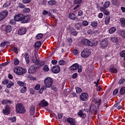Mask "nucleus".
I'll return each mask as SVG.
<instances>
[{
    "label": "nucleus",
    "instance_id": "20e7f679",
    "mask_svg": "<svg viewBox=\"0 0 125 125\" xmlns=\"http://www.w3.org/2000/svg\"><path fill=\"white\" fill-rule=\"evenodd\" d=\"M44 83L47 88L51 87L52 83H53V80L50 77H47L44 80Z\"/></svg>",
    "mask_w": 125,
    "mask_h": 125
},
{
    "label": "nucleus",
    "instance_id": "2eb2a0df",
    "mask_svg": "<svg viewBox=\"0 0 125 125\" xmlns=\"http://www.w3.org/2000/svg\"><path fill=\"white\" fill-rule=\"evenodd\" d=\"M66 122L70 125H77L76 124V119L72 117H69L66 119Z\"/></svg>",
    "mask_w": 125,
    "mask_h": 125
},
{
    "label": "nucleus",
    "instance_id": "864d4df0",
    "mask_svg": "<svg viewBox=\"0 0 125 125\" xmlns=\"http://www.w3.org/2000/svg\"><path fill=\"white\" fill-rule=\"evenodd\" d=\"M41 42H37L35 43V46L36 47H41Z\"/></svg>",
    "mask_w": 125,
    "mask_h": 125
},
{
    "label": "nucleus",
    "instance_id": "f704fd0d",
    "mask_svg": "<svg viewBox=\"0 0 125 125\" xmlns=\"http://www.w3.org/2000/svg\"><path fill=\"white\" fill-rule=\"evenodd\" d=\"M120 22L121 23L122 27L125 28V19L124 18H121Z\"/></svg>",
    "mask_w": 125,
    "mask_h": 125
},
{
    "label": "nucleus",
    "instance_id": "3c124183",
    "mask_svg": "<svg viewBox=\"0 0 125 125\" xmlns=\"http://www.w3.org/2000/svg\"><path fill=\"white\" fill-rule=\"evenodd\" d=\"M9 83H10V80L8 79H5L3 81H2V84H7Z\"/></svg>",
    "mask_w": 125,
    "mask_h": 125
},
{
    "label": "nucleus",
    "instance_id": "c756f323",
    "mask_svg": "<svg viewBox=\"0 0 125 125\" xmlns=\"http://www.w3.org/2000/svg\"><path fill=\"white\" fill-rule=\"evenodd\" d=\"M24 58L26 64H29L30 63V59L29 58V54L27 53L24 54Z\"/></svg>",
    "mask_w": 125,
    "mask_h": 125
},
{
    "label": "nucleus",
    "instance_id": "49530a36",
    "mask_svg": "<svg viewBox=\"0 0 125 125\" xmlns=\"http://www.w3.org/2000/svg\"><path fill=\"white\" fill-rule=\"evenodd\" d=\"M43 70L44 72H48V71H49V68H48V65L47 64H45L44 65Z\"/></svg>",
    "mask_w": 125,
    "mask_h": 125
},
{
    "label": "nucleus",
    "instance_id": "37998d69",
    "mask_svg": "<svg viewBox=\"0 0 125 125\" xmlns=\"http://www.w3.org/2000/svg\"><path fill=\"white\" fill-rule=\"evenodd\" d=\"M8 120V121H11L12 123H15V122H16V116H14V117H10Z\"/></svg>",
    "mask_w": 125,
    "mask_h": 125
},
{
    "label": "nucleus",
    "instance_id": "6e6552de",
    "mask_svg": "<svg viewBox=\"0 0 125 125\" xmlns=\"http://www.w3.org/2000/svg\"><path fill=\"white\" fill-rule=\"evenodd\" d=\"M27 33V28L26 27H21L18 31L19 36H24Z\"/></svg>",
    "mask_w": 125,
    "mask_h": 125
},
{
    "label": "nucleus",
    "instance_id": "72a5a7b5",
    "mask_svg": "<svg viewBox=\"0 0 125 125\" xmlns=\"http://www.w3.org/2000/svg\"><path fill=\"white\" fill-rule=\"evenodd\" d=\"M98 25V23L96 21H93L91 22V26L93 27V28H97V26Z\"/></svg>",
    "mask_w": 125,
    "mask_h": 125
},
{
    "label": "nucleus",
    "instance_id": "4468645a",
    "mask_svg": "<svg viewBox=\"0 0 125 125\" xmlns=\"http://www.w3.org/2000/svg\"><path fill=\"white\" fill-rule=\"evenodd\" d=\"M90 112L91 114H94L97 112V107L95 104H92L90 106Z\"/></svg>",
    "mask_w": 125,
    "mask_h": 125
},
{
    "label": "nucleus",
    "instance_id": "9d476101",
    "mask_svg": "<svg viewBox=\"0 0 125 125\" xmlns=\"http://www.w3.org/2000/svg\"><path fill=\"white\" fill-rule=\"evenodd\" d=\"M39 106L40 108H44V107H47L48 106V102L43 99L41 101L40 103L39 104Z\"/></svg>",
    "mask_w": 125,
    "mask_h": 125
},
{
    "label": "nucleus",
    "instance_id": "f3484780",
    "mask_svg": "<svg viewBox=\"0 0 125 125\" xmlns=\"http://www.w3.org/2000/svg\"><path fill=\"white\" fill-rule=\"evenodd\" d=\"M23 17V14H19L18 15H16L14 17V20L16 22H18L19 21H21V22L22 18Z\"/></svg>",
    "mask_w": 125,
    "mask_h": 125
},
{
    "label": "nucleus",
    "instance_id": "680f3d73",
    "mask_svg": "<svg viewBox=\"0 0 125 125\" xmlns=\"http://www.w3.org/2000/svg\"><path fill=\"white\" fill-rule=\"evenodd\" d=\"M31 0H22V2L24 4H27V3H30V2H31Z\"/></svg>",
    "mask_w": 125,
    "mask_h": 125
},
{
    "label": "nucleus",
    "instance_id": "ea45409f",
    "mask_svg": "<svg viewBox=\"0 0 125 125\" xmlns=\"http://www.w3.org/2000/svg\"><path fill=\"white\" fill-rule=\"evenodd\" d=\"M82 26L83 25L80 22H78L75 24V28L77 29V30H80Z\"/></svg>",
    "mask_w": 125,
    "mask_h": 125
},
{
    "label": "nucleus",
    "instance_id": "774afa93",
    "mask_svg": "<svg viewBox=\"0 0 125 125\" xmlns=\"http://www.w3.org/2000/svg\"><path fill=\"white\" fill-rule=\"evenodd\" d=\"M78 77V73H75L72 75V79H77V77Z\"/></svg>",
    "mask_w": 125,
    "mask_h": 125
},
{
    "label": "nucleus",
    "instance_id": "6ab92c4d",
    "mask_svg": "<svg viewBox=\"0 0 125 125\" xmlns=\"http://www.w3.org/2000/svg\"><path fill=\"white\" fill-rule=\"evenodd\" d=\"M13 101L8 100V99H4L1 101V104L2 105H6V104H12Z\"/></svg>",
    "mask_w": 125,
    "mask_h": 125
},
{
    "label": "nucleus",
    "instance_id": "2f4dec72",
    "mask_svg": "<svg viewBox=\"0 0 125 125\" xmlns=\"http://www.w3.org/2000/svg\"><path fill=\"white\" fill-rule=\"evenodd\" d=\"M110 41L112 42H119V39L116 37L113 36L110 37Z\"/></svg>",
    "mask_w": 125,
    "mask_h": 125
},
{
    "label": "nucleus",
    "instance_id": "13d9d810",
    "mask_svg": "<svg viewBox=\"0 0 125 125\" xmlns=\"http://www.w3.org/2000/svg\"><path fill=\"white\" fill-rule=\"evenodd\" d=\"M10 4H11L10 2H6L3 5V7H8V6H10Z\"/></svg>",
    "mask_w": 125,
    "mask_h": 125
},
{
    "label": "nucleus",
    "instance_id": "412c9836",
    "mask_svg": "<svg viewBox=\"0 0 125 125\" xmlns=\"http://www.w3.org/2000/svg\"><path fill=\"white\" fill-rule=\"evenodd\" d=\"M69 33L71 36H78V32L75 29V28H72L69 29Z\"/></svg>",
    "mask_w": 125,
    "mask_h": 125
},
{
    "label": "nucleus",
    "instance_id": "aec40b11",
    "mask_svg": "<svg viewBox=\"0 0 125 125\" xmlns=\"http://www.w3.org/2000/svg\"><path fill=\"white\" fill-rule=\"evenodd\" d=\"M110 4H111V2L110 1H107L104 2V3L103 5V6H101L100 7V9H107L109 6H110Z\"/></svg>",
    "mask_w": 125,
    "mask_h": 125
},
{
    "label": "nucleus",
    "instance_id": "4d7b16f0",
    "mask_svg": "<svg viewBox=\"0 0 125 125\" xmlns=\"http://www.w3.org/2000/svg\"><path fill=\"white\" fill-rule=\"evenodd\" d=\"M19 60L17 58L14 59V65H19Z\"/></svg>",
    "mask_w": 125,
    "mask_h": 125
},
{
    "label": "nucleus",
    "instance_id": "6e6d98bb",
    "mask_svg": "<svg viewBox=\"0 0 125 125\" xmlns=\"http://www.w3.org/2000/svg\"><path fill=\"white\" fill-rule=\"evenodd\" d=\"M120 56L121 57L125 58V50H123L120 53Z\"/></svg>",
    "mask_w": 125,
    "mask_h": 125
},
{
    "label": "nucleus",
    "instance_id": "4c0bfd02",
    "mask_svg": "<svg viewBox=\"0 0 125 125\" xmlns=\"http://www.w3.org/2000/svg\"><path fill=\"white\" fill-rule=\"evenodd\" d=\"M14 85V83L10 81V82L7 84L6 87L7 88H11L12 86Z\"/></svg>",
    "mask_w": 125,
    "mask_h": 125
},
{
    "label": "nucleus",
    "instance_id": "69168bd1",
    "mask_svg": "<svg viewBox=\"0 0 125 125\" xmlns=\"http://www.w3.org/2000/svg\"><path fill=\"white\" fill-rule=\"evenodd\" d=\"M41 88V85L39 84H37L35 85V90H39Z\"/></svg>",
    "mask_w": 125,
    "mask_h": 125
},
{
    "label": "nucleus",
    "instance_id": "e433bc0d",
    "mask_svg": "<svg viewBox=\"0 0 125 125\" xmlns=\"http://www.w3.org/2000/svg\"><path fill=\"white\" fill-rule=\"evenodd\" d=\"M75 89H76V93H77L78 94H81V93H82V92L83 91V90L81 88L78 86L75 87Z\"/></svg>",
    "mask_w": 125,
    "mask_h": 125
},
{
    "label": "nucleus",
    "instance_id": "0e129e2a",
    "mask_svg": "<svg viewBox=\"0 0 125 125\" xmlns=\"http://www.w3.org/2000/svg\"><path fill=\"white\" fill-rule=\"evenodd\" d=\"M118 93H119V89H115L113 92V94L114 95H116Z\"/></svg>",
    "mask_w": 125,
    "mask_h": 125
},
{
    "label": "nucleus",
    "instance_id": "bf43d9fd",
    "mask_svg": "<svg viewBox=\"0 0 125 125\" xmlns=\"http://www.w3.org/2000/svg\"><path fill=\"white\" fill-rule=\"evenodd\" d=\"M66 63V62L63 60H61L59 61V65H64V64Z\"/></svg>",
    "mask_w": 125,
    "mask_h": 125
},
{
    "label": "nucleus",
    "instance_id": "1a4fd4ad",
    "mask_svg": "<svg viewBox=\"0 0 125 125\" xmlns=\"http://www.w3.org/2000/svg\"><path fill=\"white\" fill-rule=\"evenodd\" d=\"M30 20H31V18L30 17V16L29 15L24 16L22 15V18L21 19V23L22 24L28 23V22H29Z\"/></svg>",
    "mask_w": 125,
    "mask_h": 125
},
{
    "label": "nucleus",
    "instance_id": "c85d7f7f",
    "mask_svg": "<svg viewBox=\"0 0 125 125\" xmlns=\"http://www.w3.org/2000/svg\"><path fill=\"white\" fill-rule=\"evenodd\" d=\"M48 3L49 5L51 6H53L54 5H56L57 3V1L55 0H51L48 1Z\"/></svg>",
    "mask_w": 125,
    "mask_h": 125
},
{
    "label": "nucleus",
    "instance_id": "4be33fe9",
    "mask_svg": "<svg viewBox=\"0 0 125 125\" xmlns=\"http://www.w3.org/2000/svg\"><path fill=\"white\" fill-rule=\"evenodd\" d=\"M118 33L123 39H125V30L120 29L118 31Z\"/></svg>",
    "mask_w": 125,
    "mask_h": 125
},
{
    "label": "nucleus",
    "instance_id": "7c9ffc66",
    "mask_svg": "<svg viewBox=\"0 0 125 125\" xmlns=\"http://www.w3.org/2000/svg\"><path fill=\"white\" fill-rule=\"evenodd\" d=\"M102 100L101 99H95L94 100V103H95V104H97L98 106H100L101 105V102Z\"/></svg>",
    "mask_w": 125,
    "mask_h": 125
},
{
    "label": "nucleus",
    "instance_id": "5701e85b",
    "mask_svg": "<svg viewBox=\"0 0 125 125\" xmlns=\"http://www.w3.org/2000/svg\"><path fill=\"white\" fill-rule=\"evenodd\" d=\"M78 115L79 116V117H80V118H82V119H84L86 117V114L83 113L82 110H79V112L78 113Z\"/></svg>",
    "mask_w": 125,
    "mask_h": 125
},
{
    "label": "nucleus",
    "instance_id": "a18cd8bd",
    "mask_svg": "<svg viewBox=\"0 0 125 125\" xmlns=\"http://www.w3.org/2000/svg\"><path fill=\"white\" fill-rule=\"evenodd\" d=\"M26 91H27V87H26V86H24L21 89L20 92L21 93H26Z\"/></svg>",
    "mask_w": 125,
    "mask_h": 125
},
{
    "label": "nucleus",
    "instance_id": "f257e3e1",
    "mask_svg": "<svg viewBox=\"0 0 125 125\" xmlns=\"http://www.w3.org/2000/svg\"><path fill=\"white\" fill-rule=\"evenodd\" d=\"M16 112L19 114H25L26 109H25L24 104L22 103H17L16 104Z\"/></svg>",
    "mask_w": 125,
    "mask_h": 125
},
{
    "label": "nucleus",
    "instance_id": "09e8293b",
    "mask_svg": "<svg viewBox=\"0 0 125 125\" xmlns=\"http://www.w3.org/2000/svg\"><path fill=\"white\" fill-rule=\"evenodd\" d=\"M82 0H74L73 3L74 4H80V3H82Z\"/></svg>",
    "mask_w": 125,
    "mask_h": 125
},
{
    "label": "nucleus",
    "instance_id": "603ef678",
    "mask_svg": "<svg viewBox=\"0 0 125 125\" xmlns=\"http://www.w3.org/2000/svg\"><path fill=\"white\" fill-rule=\"evenodd\" d=\"M31 11V9L29 8H24L23 9L24 13H29Z\"/></svg>",
    "mask_w": 125,
    "mask_h": 125
},
{
    "label": "nucleus",
    "instance_id": "dca6fc26",
    "mask_svg": "<svg viewBox=\"0 0 125 125\" xmlns=\"http://www.w3.org/2000/svg\"><path fill=\"white\" fill-rule=\"evenodd\" d=\"M78 69H79V63H75L69 67L70 71H76Z\"/></svg>",
    "mask_w": 125,
    "mask_h": 125
},
{
    "label": "nucleus",
    "instance_id": "a878e982",
    "mask_svg": "<svg viewBox=\"0 0 125 125\" xmlns=\"http://www.w3.org/2000/svg\"><path fill=\"white\" fill-rule=\"evenodd\" d=\"M36 110V107L32 105V106H31L29 108V112L31 116L34 115V114H35V111Z\"/></svg>",
    "mask_w": 125,
    "mask_h": 125
},
{
    "label": "nucleus",
    "instance_id": "58836bf2",
    "mask_svg": "<svg viewBox=\"0 0 125 125\" xmlns=\"http://www.w3.org/2000/svg\"><path fill=\"white\" fill-rule=\"evenodd\" d=\"M110 16H107L105 17V25H109V23H110Z\"/></svg>",
    "mask_w": 125,
    "mask_h": 125
},
{
    "label": "nucleus",
    "instance_id": "423d86ee",
    "mask_svg": "<svg viewBox=\"0 0 125 125\" xmlns=\"http://www.w3.org/2000/svg\"><path fill=\"white\" fill-rule=\"evenodd\" d=\"M37 69H40V68L36 66V64L32 65L29 68L28 72L29 74H35L37 72Z\"/></svg>",
    "mask_w": 125,
    "mask_h": 125
},
{
    "label": "nucleus",
    "instance_id": "c03bdc74",
    "mask_svg": "<svg viewBox=\"0 0 125 125\" xmlns=\"http://www.w3.org/2000/svg\"><path fill=\"white\" fill-rule=\"evenodd\" d=\"M17 83L20 85V86H25L26 85V83L22 81H18Z\"/></svg>",
    "mask_w": 125,
    "mask_h": 125
},
{
    "label": "nucleus",
    "instance_id": "393cba45",
    "mask_svg": "<svg viewBox=\"0 0 125 125\" xmlns=\"http://www.w3.org/2000/svg\"><path fill=\"white\" fill-rule=\"evenodd\" d=\"M12 31V26L9 24H8L5 27V31L6 33H10Z\"/></svg>",
    "mask_w": 125,
    "mask_h": 125
},
{
    "label": "nucleus",
    "instance_id": "b1692460",
    "mask_svg": "<svg viewBox=\"0 0 125 125\" xmlns=\"http://www.w3.org/2000/svg\"><path fill=\"white\" fill-rule=\"evenodd\" d=\"M68 18L70 19H71V20H73V21H75L76 19H77V16L74 13H70L69 14V17Z\"/></svg>",
    "mask_w": 125,
    "mask_h": 125
},
{
    "label": "nucleus",
    "instance_id": "bb28decb",
    "mask_svg": "<svg viewBox=\"0 0 125 125\" xmlns=\"http://www.w3.org/2000/svg\"><path fill=\"white\" fill-rule=\"evenodd\" d=\"M119 94H120V95H125V86H123L121 87L119 92Z\"/></svg>",
    "mask_w": 125,
    "mask_h": 125
},
{
    "label": "nucleus",
    "instance_id": "473e14b6",
    "mask_svg": "<svg viewBox=\"0 0 125 125\" xmlns=\"http://www.w3.org/2000/svg\"><path fill=\"white\" fill-rule=\"evenodd\" d=\"M110 72L113 73V74H117L118 72V69L116 67H111L109 69Z\"/></svg>",
    "mask_w": 125,
    "mask_h": 125
},
{
    "label": "nucleus",
    "instance_id": "79ce46f5",
    "mask_svg": "<svg viewBox=\"0 0 125 125\" xmlns=\"http://www.w3.org/2000/svg\"><path fill=\"white\" fill-rule=\"evenodd\" d=\"M18 7L19 8H25L26 5H25L23 3L19 2L18 3Z\"/></svg>",
    "mask_w": 125,
    "mask_h": 125
},
{
    "label": "nucleus",
    "instance_id": "a211bd4d",
    "mask_svg": "<svg viewBox=\"0 0 125 125\" xmlns=\"http://www.w3.org/2000/svg\"><path fill=\"white\" fill-rule=\"evenodd\" d=\"M101 48H102L103 49H104V48H106L107 47V45H108V42L105 40H103L101 42Z\"/></svg>",
    "mask_w": 125,
    "mask_h": 125
},
{
    "label": "nucleus",
    "instance_id": "5fc2aeb1",
    "mask_svg": "<svg viewBox=\"0 0 125 125\" xmlns=\"http://www.w3.org/2000/svg\"><path fill=\"white\" fill-rule=\"evenodd\" d=\"M70 97H71V98H74V97H77V93H75L74 92H72L70 93Z\"/></svg>",
    "mask_w": 125,
    "mask_h": 125
},
{
    "label": "nucleus",
    "instance_id": "a19ab883",
    "mask_svg": "<svg viewBox=\"0 0 125 125\" xmlns=\"http://www.w3.org/2000/svg\"><path fill=\"white\" fill-rule=\"evenodd\" d=\"M36 60L35 61V64L33 65H36V66L37 67V68H40V66H41V64H40V62H39V60L38 59H37L36 57H35Z\"/></svg>",
    "mask_w": 125,
    "mask_h": 125
},
{
    "label": "nucleus",
    "instance_id": "39448f33",
    "mask_svg": "<svg viewBox=\"0 0 125 125\" xmlns=\"http://www.w3.org/2000/svg\"><path fill=\"white\" fill-rule=\"evenodd\" d=\"M90 51L88 49H84L81 54L82 58H87L90 55Z\"/></svg>",
    "mask_w": 125,
    "mask_h": 125
},
{
    "label": "nucleus",
    "instance_id": "9b49d317",
    "mask_svg": "<svg viewBox=\"0 0 125 125\" xmlns=\"http://www.w3.org/2000/svg\"><path fill=\"white\" fill-rule=\"evenodd\" d=\"M10 105L6 104L5 106V109L2 110L3 114L5 115H9L10 114Z\"/></svg>",
    "mask_w": 125,
    "mask_h": 125
},
{
    "label": "nucleus",
    "instance_id": "f8f14e48",
    "mask_svg": "<svg viewBox=\"0 0 125 125\" xmlns=\"http://www.w3.org/2000/svg\"><path fill=\"white\" fill-rule=\"evenodd\" d=\"M8 15V11L7 10H5L3 12L0 13V21H2L3 20L6 16Z\"/></svg>",
    "mask_w": 125,
    "mask_h": 125
},
{
    "label": "nucleus",
    "instance_id": "ddd939ff",
    "mask_svg": "<svg viewBox=\"0 0 125 125\" xmlns=\"http://www.w3.org/2000/svg\"><path fill=\"white\" fill-rule=\"evenodd\" d=\"M51 69L54 74H58L60 72V66L59 65H55Z\"/></svg>",
    "mask_w": 125,
    "mask_h": 125
},
{
    "label": "nucleus",
    "instance_id": "0eeeda50",
    "mask_svg": "<svg viewBox=\"0 0 125 125\" xmlns=\"http://www.w3.org/2000/svg\"><path fill=\"white\" fill-rule=\"evenodd\" d=\"M80 99L82 101H87L88 100V94L82 93L80 96Z\"/></svg>",
    "mask_w": 125,
    "mask_h": 125
},
{
    "label": "nucleus",
    "instance_id": "de8ad7c7",
    "mask_svg": "<svg viewBox=\"0 0 125 125\" xmlns=\"http://www.w3.org/2000/svg\"><path fill=\"white\" fill-rule=\"evenodd\" d=\"M43 37V35L42 34L39 33L37 35L36 39H37V40H41V39H42Z\"/></svg>",
    "mask_w": 125,
    "mask_h": 125
},
{
    "label": "nucleus",
    "instance_id": "cd10ccee",
    "mask_svg": "<svg viewBox=\"0 0 125 125\" xmlns=\"http://www.w3.org/2000/svg\"><path fill=\"white\" fill-rule=\"evenodd\" d=\"M100 10L101 12H103L104 15H106V16H108V15H110V11L107 10L106 9H100Z\"/></svg>",
    "mask_w": 125,
    "mask_h": 125
},
{
    "label": "nucleus",
    "instance_id": "338daca9",
    "mask_svg": "<svg viewBox=\"0 0 125 125\" xmlns=\"http://www.w3.org/2000/svg\"><path fill=\"white\" fill-rule=\"evenodd\" d=\"M73 53L74 54V55H77V54L79 53V51L78 49H75L73 51Z\"/></svg>",
    "mask_w": 125,
    "mask_h": 125
},
{
    "label": "nucleus",
    "instance_id": "f03ea898",
    "mask_svg": "<svg viewBox=\"0 0 125 125\" xmlns=\"http://www.w3.org/2000/svg\"><path fill=\"white\" fill-rule=\"evenodd\" d=\"M95 42L94 40L90 41L88 39H83L81 41V43L86 46H93L95 45Z\"/></svg>",
    "mask_w": 125,
    "mask_h": 125
},
{
    "label": "nucleus",
    "instance_id": "052dcab7",
    "mask_svg": "<svg viewBox=\"0 0 125 125\" xmlns=\"http://www.w3.org/2000/svg\"><path fill=\"white\" fill-rule=\"evenodd\" d=\"M58 117L59 120H61L62 118H63V113H61V112H59L58 113Z\"/></svg>",
    "mask_w": 125,
    "mask_h": 125
},
{
    "label": "nucleus",
    "instance_id": "e2e57ef3",
    "mask_svg": "<svg viewBox=\"0 0 125 125\" xmlns=\"http://www.w3.org/2000/svg\"><path fill=\"white\" fill-rule=\"evenodd\" d=\"M83 26H87L88 25V21H83L82 22Z\"/></svg>",
    "mask_w": 125,
    "mask_h": 125
},
{
    "label": "nucleus",
    "instance_id": "c9c22d12",
    "mask_svg": "<svg viewBox=\"0 0 125 125\" xmlns=\"http://www.w3.org/2000/svg\"><path fill=\"white\" fill-rule=\"evenodd\" d=\"M116 30H117V28H116V27H111L109 30V33L110 34H114V33L116 32Z\"/></svg>",
    "mask_w": 125,
    "mask_h": 125
},
{
    "label": "nucleus",
    "instance_id": "8fccbe9b",
    "mask_svg": "<svg viewBox=\"0 0 125 125\" xmlns=\"http://www.w3.org/2000/svg\"><path fill=\"white\" fill-rule=\"evenodd\" d=\"M125 83V78H122L119 80V82H118L119 84H124Z\"/></svg>",
    "mask_w": 125,
    "mask_h": 125
},
{
    "label": "nucleus",
    "instance_id": "7ed1b4c3",
    "mask_svg": "<svg viewBox=\"0 0 125 125\" xmlns=\"http://www.w3.org/2000/svg\"><path fill=\"white\" fill-rule=\"evenodd\" d=\"M14 72L17 75H19V76H21L22 75H24V74H26V73H27V70L21 67H18L15 68Z\"/></svg>",
    "mask_w": 125,
    "mask_h": 125
}]
</instances>
